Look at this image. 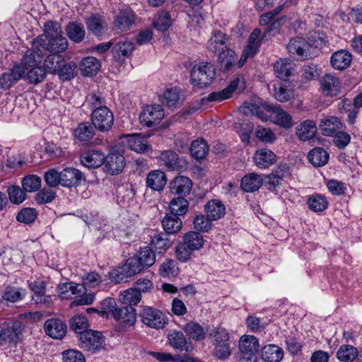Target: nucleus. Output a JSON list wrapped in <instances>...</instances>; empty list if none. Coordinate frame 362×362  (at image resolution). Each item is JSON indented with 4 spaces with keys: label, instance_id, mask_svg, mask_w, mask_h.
<instances>
[{
    "label": "nucleus",
    "instance_id": "nucleus-1",
    "mask_svg": "<svg viewBox=\"0 0 362 362\" xmlns=\"http://www.w3.org/2000/svg\"><path fill=\"white\" fill-rule=\"evenodd\" d=\"M313 37L315 40L312 44L300 37L292 38L286 47L288 52L298 60H305L311 58L313 55V50L325 44V41L320 35H315Z\"/></svg>",
    "mask_w": 362,
    "mask_h": 362
},
{
    "label": "nucleus",
    "instance_id": "nucleus-2",
    "mask_svg": "<svg viewBox=\"0 0 362 362\" xmlns=\"http://www.w3.org/2000/svg\"><path fill=\"white\" fill-rule=\"evenodd\" d=\"M24 326L19 320L0 323V347H13L21 342Z\"/></svg>",
    "mask_w": 362,
    "mask_h": 362
},
{
    "label": "nucleus",
    "instance_id": "nucleus-3",
    "mask_svg": "<svg viewBox=\"0 0 362 362\" xmlns=\"http://www.w3.org/2000/svg\"><path fill=\"white\" fill-rule=\"evenodd\" d=\"M214 66L210 62H201L194 66L190 72L192 83L203 88L209 86L215 78Z\"/></svg>",
    "mask_w": 362,
    "mask_h": 362
},
{
    "label": "nucleus",
    "instance_id": "nucleus-4",
    "mask_svg": "<svg viewBox=\"0 0 362 362\" xmlns=\"http://www.w3.org/2000/svg\"><path fill=\"white\" fill-rule=\"evenodd\" d=\"M138 259L132 257L127 259L125 263L122 266H118L109 272V276L111 281L116 284L122 282L126 278L131 277L143 270Z\"/></svg>",
    "mask_w": 362,
    "mask_h": 362
},
{
    "label": "nucleus",
    "instance_id": "nucleus-5",
    "mask_svg": "<svg viewBox=\"0 0 362 362\" xmlns=\"http://www.w3.org/2000/svg\"><path fill=\"white\" fill-rule=\"evenodd\" d=\"M90 120L95 129L105 133L109 132L114 124V115L109 107H103L91 112Z\"/></svg>",
    "mask_w": 362,
    "mask_h": 362
},
{
    "label": "nucleus",
    "instance_id": "nucleus-6",
    "mask_svg": "<svg viewBox=\"0 0 362 362\" xmlns=\"http://www.w3.org/2000/svg\"><path fill=\"white\" fill-rule=\"evenodd\" d=\"M79 346L85 351L95 353L103 347L104 339L100 332L89 329L78 337Z\"/></svg>",
    "mask_w": 362,
    "mask_h": 362
},
{
    "label": "nucleus",
    "instance_id": "nucleus-7",
    "mask_svg": "<svg viewBox=\"0 0 362 362\" xmlns=\"http://www.w3.org/2000/svg\"><path fill=\"white\" fill-rule=\"evenodd\" d=\"M262 106L269 113V119L276 125L284 129H289L293 125L292 117L289 113L278 105L263 103Z\"/></svg>",
    "mask_w": 362,
    "mask_h": 362
},
{
    "label": "nucleus",
    "instance_id": "nucleus-8",
    "mask_svg": "<svg viewBox=\"0 0 362 362\" xmlns=\"http://www.w3.org/2000/svg\"><path fill=\"white\" fill-rule=\"evenodd\" d=\"M37 47H42L45 52L59 53L64 52L68 47V41L64 36L49 37L38 36L35 38Z\"/></svg>",
    "mask_w": 362,
    "mask_h": 362
},
{
    "label": "nucleus",
    "instance_id": "nucleus-9",
    "mask_svg": "<svg viewBox=\"0 0 362 362\" xmlns=\"http://www.w3.org/2000/svg\"><path fill=\"white\" fill-rule=\"evenodd\" d=\"M139 317L144 324L151 328H163L166 324L165 315L162 312L152 307L144 306Z\"/></svg>",
    "mask_w": 362,
    "mask_h": 362
},
{
    "label": "nucleus",
    "instance_id": "nucleus-10",
    "mask_svg": "<svg viewBox=\"0 0 362 362\" xmlns=\"http://www.w3.org/2000/svg\"><path fill=\"white\" fill-rule=\"evenodd\" d=\"M164 117V110L160 105H146L139 115L141 123L146 127H153Z\"/></svg>",
    "mask_w": 362,
    "mask_h": 362
},
{
    "label": "nucleus",
    "instance_id": "nucleus-11",
    "mask_svg": "<svg viewBox=\"0 0 362 362\" xmlns=\"http://www.w3.org/2000/svg\"><path fill=\"white\" fill-rule=\"evenodd\" d=\"M136 15L130 8L119 10L115 16L113 29L117 33H121L129 30L134 23Z\"/></svg>",
    "mask_w": 362,
    "mask_h": 362
},
{
    "label": "nucleus",
    "instance_id": "nucleus-12",
    "mask_svg": "<svg viewBox=\"0 0 362 362\" xmlns=\"http://www.w3.org/2000/svg\"><path fill=\"white\" fill-rule=\"evenodd\" d=\"M258 348L259 341L255 337L245 335L240 339L239 349L243 355L241 359L245 362H253L252 358L257 352Z\"/></svg>",
    "mask_w": 362,
    "mask_h": 362
},
{
    "label": "nucleus",
    "instance_id": "nucleus-13",
    "mask_svg": "<svg viewBox=\"0 0 362 362\" xmlns=\"http://www.w3.org/2000/svg\"><path fill=\"white\" fill-rule=\"evenodd\" d=\"M105 170L112 175L120 173L125 166L124 156L115 150L105 157Z\"/></svg>",
    "mask_w": 362,
    "mask_h": 362
},
{
    "label": "nucleus",
    "instance_id": "nucleus-14",
    "mask_svg": "<svg viewBox=\"0 0 362 362\" xmlns=\"http://www.w3.org/2000/svg\"><path fill=\"white\" fill-rule=\"evenodd\" d=\"M85 181V175L78 169L66 168L61 171V185L71 188L81 185Z\"/></svg>",
    "mask_w": 362,
    "mask_h": 362
},
{
    "label": "nucleus",
    "instance_id": "nucleus-15",
    "mask_svg": "<svg viewBox=\"0 0 362 362\" xmlns=\"http://www.w3.org/2000/svg\"><path fill=\"white\" fill-rule=\"evenodd\" d=\"M320 88L327 96H337L341 91V83L337 77L326 74L320 79Z\"/></svg>",
    "mask_w": 362,
    "mask_h": 362
},
{
    "label": "nucleus",
    "instance_id": "nucleus-16",
    "mask_svg": "<svg viewBox=\"0 0 362 362\" xmlns=\"http://www.w3.org/2000/svg\"><path fill=\"white\" fill-rule=\"evenodd\" d=\"M121 138L125 139L126 146L135 152L143 153L151 148L147 138L141 136L139 134H124Z\"/></svg>",
    "mask_w": 362,
    "mask_h": 362
},
{
    "label": "nucleus",
    "instance_id": "nucleus-17",
    "mask_svg": "<svg viewBox=\"0 0 362 362\" xmlns=\"http://www.w3.org/2000/svg\"><path fill=\"white\" fill-rule=\"evenodd\" d=\"M192 186V181L188 177L183 175L175 177L169 183L171 193L183 197L190 193Z\"/></svg>",
    "mask_w": 362,
    "mask_h": 362
},
{
    "label": "nucleus",
    "instance_id": "nucleus-18",
    "mask_svg": "<svg viewBox=\"0 0 362 362\" xmlns=\"http://www.w3.org/2000/svg\"><path fill=\"white\" fill-rule=\"evenodd\" d=\"M169 344L174 349L181 351L189 352L192 350V343L180 331L171 330L168 334Z\"/></svg>",
    "mask_w": 362,
    "mask_h": 362
},
{
    "label": "nucleus",
    "instance_id": "nucleus-19",
    "mask_svg": "<svg viewBox=\"0 0 362 362\" xmlns=\"http://www.w3.org/2000/svg\"><path fill=\"white\" fill-rule=\"evenodd\" d=\"M104 153L98 150H91L81 155L82 165L88 168H95L101 166L105 162Z\"/></svg>",
    "mask_w": 362,
    "mask_h": 362
},
{
    "label": "nucleus",
    "instance_id": "nucleus-20",
    "mask_svg": "<svg viewBox=\"0 0 362 362\" xmlns=\"http://www.w3.org/2000/svg\"><path fill=\"white\" fill-rule=\"evenodd\" d=\"M45 331L53 339H62L66 333V325L59 319H49L45 323Z\"/></svg>",
    "mask_w": 362,
    "mask_h": 362
},
{
    "label": "nucleus",
    "instance_id": "nucleus-21",
    "mask_svg": "<svg viewBox=\"0 0 362 362\" xmlns=\"http://www.w3.org/2000/svg\"><path fill=\"white\" fill-rule=\"evenodd\" d=\"M228 40V37L226 33L220 30L214 31L208 41L207 49L209 52L220 53L222 50L228 48L227 47Z\"/></svg>",
    "mask_w": 362,
    "mask_h": 362
},
{
    "label": "nucleus",
    "instance_id": "nucleus-22",
    "mask_svg": "<svg viewBox=\"0 0 362 362\" xmlns=\"http://www.w3.org/2000/svg\"><path fill=\"white\" fill-rule=\"evenodd\" d=\"M352 61V55L346 50L341 49L334 52L330 59L332 66L336 70H344L348 68Z\"/></svg>",
    "mask_w": 362,
    "mask_h": 362
},
{
    "label": "nucleus",
    "instance_id": "nucleus-23",
    "mask_svg": "<svg viewBox=\"0 0 362 362\" xmlns=\"http://www.w3.org/2000/svg\"><path fill=\"white\" fill-rule=\"evenodd\" d=\"M162 228L168 235H174L177 233L182 227L181 218L172 213H168L163 217L162 221Z\"/></svg>",
    "mask_w": 362,
    "mask_h": 362
},
{
    "label": "nucleus",
    "instance_id": "nucleus-24",
    "mask_svg": "<svg viewBox=\"0 0 362 362\" xmlns=\"http://www.w3.org/2000/svg\"><path fill=\"white\" fill-rule=\"evenodd\" d=\"M167 182L166 175L160 170H151L146 179V186L153 190L160 191Z\"/></svg>",
    "mask_w": 362,
    "mask_h": 362
},
{
    "label": "nucleus",
    "instance_id": "nucleus-25",
    "mask_svg": "<svg viewBox=\"0 0 362 362\" xmlns=\"http://www.w3.org/2000/svg\"><path fill=\"white\" fill-rule=\"evenodd\" d=\"M294 63L287 59H280L274 64V71L277 78L286 81L294 71Z\"/></svg>",
    "mask_w": 362,
    "mask_h": 362
},
{
    "label": "nucleus",
    "instance_id": "nucleus-26",
    "mask_svg": "<svg viewBox=\"0 0 362 362\" xmlns=\"http://www.w3.org/2000/svg\"><path fill=\"white\" fill-rule=\"evenodd\" d=\"M113 317L122 323L131 326L136 322V313L132 306L124 305L115 310Z\"/></svg>",
    "mask_w": 362,
    "mask_h": 362
},
{
    "label": "nucleus",
    "instance_id": "nucleus-27",
    "mask_svg": "<svg viewBox=\"0 0 362 362\" xmlns=\"http://www.w3.org/2000/svg\"><path fill=\"white\" fill-rule=\"evenodd\" d=\"M134 49L133 42L130 41L119 42L112 49L113 58L118 62H123L132 54Z\"/></svg>",
    "mask_w": 362,
    "mask_h": 362
},
{
    "label": "nucleus",
    "instance_id": "nucleus-28",
    "mask_svg": "<svg viewBox=\"0 0 362 362\" xmlns=\"http://www.w3.org/2000/svg\"><path fill=\"white\" fill-rule=\"evenodd\" d=\"M283 357V349L276 344H268L262 348L261 358L264 362H280Z\"/></svg>",
    "mask_w": 362,
    "mask_h": 362
},
{
    "label": "nucleus",
    "instance_id": "nucleus-29",
    "mask_svg": "<svg viewBox=\"0 0 362 362\" xmlns=\"http://www.w3.org/2000/svg\"><path fill=\"white\" fill-rule=\"evenodd\" d=\"M95 134V127L88 122H81L74 130V137L81 142L89 141Z\"/></svg>",
    "mask_w": 362,
    "mask_h": 362
},
{
    "label": "nucleus",
    "instance_id": "nucleus-30",
    "mask_svg": "<svg viewBox=\"0 0 362 362\" xmlns=\"http://www.w3.org/2000/svg\"><path fill=\"white\" fill-rule=\"evenodd\" d=\"M316 133L317 126L312 120H305L296 128V135L301 141L310 140L315 137Z\"/></svg>",
    "mask_w": 362,
    "mask_h": 362
},
{
    "label": "nucleus",
    "instance_id": "nucleus-31",
    "mask_svg": "<svg viewBox=\"0 0 362 362\" xmlns=\"http://www.w3.org/2000/svg\"><path fill=\"white\" fill-rule=\"evenodd\" d=\"M254 160L257 166L267 168L276 161V156L270 150L260 149L256 151Z\"/></svg>",
    "mask_w": 362,
    "mask_h": 362
},
{
    "label": "nucleus",
    "instance_id": "nucleus-32",
    "mask_svg": "<svg viewBox=\"0 0 362 362\" xmlns=\"http://www.w3.org/2000/svg\"><path fill=\"white\" fill-rule=\"evenodd\" d=\"M168 235L165 233H156L151 237V245L158 254L164 253L172 246L173 242Z\"/></svg>",
    "mask_w": 362,
    "mask_h": 362
},
{
    "label": "nucleus",
    "instance_id": "nucleus-33",
    "mask_svg": "<svg viewBox=\"0 0 362 362\" xmlns=\"http://www.w3.org/2000/svg\"><path fill=\"white\" fill-rule=\"evenodd\" d=\"M237 60L235 52L230 48H226L219 53L218 63L224 71H228L236 65Z\"/></svg>",
    "mask_w": 362,
    "mask_h": 362
},
{
    "label": "nucleus",
    "instance_id": "nucleus-34",
    "mask_svg": "<svg viewBox=\"0 0 362 362\" xmlns=\"http://www.w3.org/2000/svg\"><path fill=\"white\" fill-rule=\"evenodd\" d=\"M33 48L28 50L23 57V62L28 66H37L41 63L45 54V50L42 47H37L35 43V39L33 44Z\"/></svg>",
    "mask_w": 362,
    "mask_h": 362
},
{
    "label": "nucleus",
    "instance_id": "nucleus-35",
    "mask_svg": "<svg viewBox=\"0 0 362 362\" xmlns=\"http://www.w3.org/2000/svg\"><path fill=\"white\" fill-rule=\"evenodd\" d=\"M79 66L81 74L85 76L95 75L101 66L100 61L93 57H85Z\"/></svg>",
    "mask_w": 362,
    "mask_h": 362
},
{
    "label": "nucleus",
    "instance_id": "nucleus-36",
    "mask_svg": "<svg viewBox=\"0 0 362 362\" xmlns=\"http://www.w3.org/2000/svg\"><path fill=\"white\" fill-rule=\"evenodd\" d=\"M45 283L42 281H35L30 284V288L33 292L32 298L36 303H50V296L45 295Z\"/></svg>",
    "mask_w": 362,
    "mask_h": 362
},
{
    "label": "nucleus",
    "instance_id": "nucleus-37",
    "mask_svg": "<svg viewBox=\"0 0 362 362\" xmlns=\"http://www.w3.org/2000/svg\"><path fill=\"white\" fill-rule=\"evenodd\" d=\"M262 185V178L255 173H250L245 175L240 183V187L244 192H253L259 189Z\"/></svg>",
    "mask_w": 362,
    "mask_h": 362
},
{
    "label": "nucleus",
    "instance_id": "nucleus-38",
    "mask_svg": "<svg viewBox=\"0 0 362 362\" xmlns=\"http://www.w3.org/2000/svg\"><path fill=\"white\" fill-rule=\"evenodd\" d=\"M204 211L211 220H218L226 214L225 206L219 201H209L204 206Z\"/></svg>",
    "mask_w": 362,
    "mask_h": 362
},
{
    "label": "nucleus",
    "instance_id": "nucleus-39",
    "mask_svg": "<svg viewBox=\"0 0 362 362\" xmlns=\"http://www.w3.org/2000/svg\"><path fill=\"white\" fill-rule=\"evenodd\" d=\"M341 124L337 117L331 116L323 119L320 124V129L324 136H329L341 128Z\"/></svg>",
    "mask_w": 362,
    "mask_h": 362
},
{
    "label": "nucleus",
    "instance_id": "nucleus-40",
    "mask_svg": "<svg viewBox=\"0 0 362 362\" xmlns=\"http://www.w3.org/2000/svg\"><path fill=\"white\" fill-rule=\"evenodd\" d=\"M183 242L189 250L194 252L203 247L204 240L199 232L189 231L185 234Z\"/></svg>",
    "mask_w": 362,
    "mask_h": 362
},
{
    "label": "nucleus",
    "instance_id": "nucleus-41",
    "mask_svg": "<svg viewBox=\"0 0 362 362\" xmlns=\"http://www.w3.org/2000/svg\"><path fill=\"white\" fill-rule=\"evenodd\" d=\"M182 329L190 339L195 341L203 340L206 337V332L202 325L198 322L191 321L185 324Z\"/></svg>",
    "mask_w": 362,
    "mask_h": 362
},
{
    "label": "nucleus",
    "instance_id": "nucleus-42",
    "mask_svg": "<svg viewBox=\"0 0 362 362\" xmlns=\"http://www.w3.org/2000/svg\"><path fill=\"white\" fill-rule=\"evenodd\" d=\"M66 31L69 39L74 42H81L85 37L86 31L83 25L80 23H69L66 25Z\"/></svg>",
    "mask_w": 362,
    "mask_h": 362
},
{
    "label": "nucleus",
    "instance_id": "nucleus-43",
    "mask_svg": "<svg viewBox=\"0 0 362 362\" xmlns=\"http://www.w3.org/2000/svg\"><path fill=\"white\" fill-rule=\"evenodd\" d=\"M329 157V153L320 147L313 148L308 155L310 163L317 167L325 165L328 162Z\"/></svg>",
    "mask_w": 362,
    "mask_h": 362
},
{
    "label": "nucleus",
    "instance_id": "nucleus-44",
    "mask_svg": "<svg viewBox=\"0 0 362 362\" xmlns=\"http://www.w3.org/2000/svg\"><path fill=\"white\" fill-rule=\"evenodd\" d=\"M274 91L275 98L281 103L288 101L294 95L293 89L286 83L275 84Z\"/></svg>",
    "mask_w": 362,
    "mask_h": 362
},
{
    "label": "nucleus",
    "instance_id": "nucleus-45",
    "mask_svg": "<svg viewBox=\"0 0 362 362\" xmlns=\"http://www.w3.org/2000/svg\"><path fill=\"white\" fill-rule=\"evenodd\" d=\"M189 151L193 158L197 160L203 159L209 152V146L204 139H199L192 142Z\"/></svg>",
    "mask_w": 362,
    "mask_h": 362
},
{
    "label": "nucleus",
    "instance_id": "nucleus-46",
    "mask_svg": "<svg viewBox=\"0 0 362 362\" xmlns=\"http://www.w3.org/2000/svg\"><path fill=\"white\" fill-rule=\"evenodd\" d=\"M135 257L138 259L144 269L152 266L156 262L155 253L149 247L141 248Z\"/></svg>",
    "mask_w": 362,
    "mask_h": 362
},
{
    "label": "nucleus",
    "instance_id": "nucleus-47",
    "mask_svg": "<svg viewBox=\"0 0 362 362\" xmlns=\"http://www.w3.org/2000/svg\"><path fill=\"white\" fill-rule=\"evenodd\" d=\"M307 204L309 209L315 212H321L325 210L328 206L327 198L321 194H315L310 196Z\"/></svg>",
    "mask_w": 362,
    "mask_h": 362
},
{
    "label": "nucleus",
    "instance_id": "nucleus-48",
    "mask_svg": "<svg viewBox=\"0 0 362 362\" xmlns=\"http://www.w3.org/2000/svg\"><path fill=\"white\" fill-rule=\"evenodd\" d=\"M189 209V202L183 197L173 199L169 204L170 213L178 216L185 215Z\"/></svg>",
    "mask_w": 362,
    "mask_h": 362
},
{
    "label": "nucleus",
    "instance_id": "nucleus-49",
    "mask_svg": "<svg viewBox=\"0 0 362 362\" xmlns=\"http://www.w3.org/2000/svg\"><path fill=\"white\" fill-rule=\"evenodd\" d=\"M358 355L356 348L351 345H341L337 351L336 356L341 362L354 361Z\"/></svg>",
    "mask_w": 362,
    "mask_h": 362
},
{
    "label": "nucleus",
    "instance_id": "nucleus-50",
    "mask_svg": "<svg viewBox=\"0 0 362 362\" xmlns=\"http://www.w3.org/2000/svg\"><path fill=\"white\" fill-rule=\"evenodd\" d=\"M88 30L95 35L103 33L105 27V21L99 14H92L86 20Z\"/></svg>",
    "mask_w": 362,
    "mask_h": 362
},
{
    "label": "nucleus",
    "instance_id": "nucleus-51",
    "mask_svg": "<svg viewBox=\"0 0 362 362\" xmlns=\"http://www.w3.org/2000/svg\"><path fill=\"white\" fill-rule=\"evenodd\" d=\"M160 159L163 161V165L171 170H177L181 165L178 155L173 151H164L160 156Z\"/></svg>",
    "mask_w": 362,
    "mask_h": 362
},
{
    "label": "nucleus",
    "instance_id": "nucleus-52",
    "mask_svg": "<svg viewBox=\"0 0 362 362\" xmlns=\"http://www.w3.org/2000/svg\"><path fill=\"white\" fill-rule=\"evenodd\" d=\"M86 103L92 112L107 107L105 98L99 91L88 94L86 98Z\"/></svg>",
    "mask_w": 362,
    "mask_h": 362
},
{
    "label": "nucleus",
    "instance_id": "nucleus-53",
    "mask_svg": "<svg viewBox=\"0 0 362 362\" xmlns=\"http://www.w3.org/2000/svg\"><path fill=\"white\" fill-rule=\"evenodd\" d=\"M242 111L244 114H252L259 118L261 120L266 122L269 119V116L266 112V110L261 109L256 104L252 103H244L241 106Z\"/></svg>",
    "mask_w": 362,
    "mask_h": 362
},
{
    "label": "nucleus",
    "instance_id": "nucleus-54",
    "mask_svg": "<svg viewBox=\"0 0 362 362\" xmlns=\"http://www.w3.org/2000/svg\"><path fill=\"white\" fill-rule=\"evenodd\" d=\"M88 320L84 315H76L70 320V327L78 334V337L82 333L88 330Z\"/></svg>",
    "mask_w": 362,
    "mask_h": 362
},
{
    "label": "nucleus",
    "instance_id": "nucleus-55",
    "mask_svg": "<svg viewBox=\"0 0 362 362\" xmlns=\"http://www.w3.org/2000/svg\"><path fill=\"white\" fill-rule=\"evenodd\" d=\"M141 298V293L134 288L125 290L120 295V301L123 304H127V305L129 306L137 305L140 302Z\"/></svg>",
    "mask_w": 362,
    "mask_h": 362
},
{
    "label": "nucleus",
    "instance_id": "nucleus-56",
    "mask_svg": "<svg viewBox=\"0 0 362 362\" xmlns=\"http://www.w3.org/2000/svg\"><path fill=\"white\" fill-rule=\"evenodd\" d=\"M76 67V63L73 62H65L64 61L57 73L63 81L71 80L75 76Z\"/></svg>",
    "mask_w": 362,
    "mask_h": 362
},
{
    "label": "nucleus",
    "instance_id": "nucleus-57",
    "mask_svg": "<svg viewBox=\"0 0 362 362\" xmlns=\"http://www.w3.org/2000/svg\"><path fill=\"white\" fill-rule=\"evenodd\" d=\"M7 193L11 202L15 204H20L26 199V192L17 185L9 186Z\"/></svg>",
    "mask_w": 362,
    "mask_h": 362
},
{
    "label": "nucleus",
    "instance_id": "nucleus-58",
    "mask_svg": "<svg viewBox=\"0 0 362 362\" xmlns=\"http://www.w3.org/2000/svg\"><path fill=\"white\" fill-rule=\"evenodd\" d=\"M41 186V179L35 175L25 176L22 180V187L26 192H33L39 189Z\"/></svg>",
    "mask_w": 362,
    "mask_h": 362
},
{
    "label": "nucleus",
    "instance_id": "nucleus-59",
    "mask_svg": "<svg viewBox=\"0 0 362 362\" xmlns=\"http://www.w3.org/2000/svg\"><path fill=\"white\" fill-rule=\"evenodd\" d=\"M57 53H52L47 57L44 62L46 69L51 73H57L59 67L64 61L62 56L57 54Z\"/></svg>",
    "mask_w": 362,
    "mask_h": 362
},
{
    "label": "nucleus",
    "instance_id": "nucleus-60",
    "mask_svg": "<svg viewBox=\"0 0 362 362\" xmlns=\"http://www.w3.org/2000/svg\"><path fill=\"white\" fill-rule=\"evenodd\" d=\"M209 337L213 339L216 344L230 343L228 332L223 327H216L211 330Z\"/></svg>",
    "mask_w": 362,
    "mask_h": 362
},
{
    "label": "nucleus",
    "instance_id": "nucleus-61",
    "mask_svg": "<svg viewBox=\"0 0 362 362\" xmlns=\"http://www.w3.org/2000/svg\"><path fill=\"white\" fill-rule=\"evenodd\" d=\"M37 216V211L33 208H24L18 211L16 220L18 222L30 224L33 223Z\"/></svg>",
    "mask_w": 362,
    "mask_h": 362
},
{
    "label": "nucleus",
    "instance_id": "nucleus-62",
    "mask_svg": "<svg viewBox=\"0 0 362 362\" xmlns=\"http://www.w3.org/2000/svg\"><path fill=\"white\" fill-rule=\"evenodd\" d=\"M170 16L167 12H160L153 21L154 28L160 32L166 31L171 25Z\"/></svg>",
    "mask_w": 362,
    "mask_h": 362
},
{
    "label": "nucleus",
    "instance_id": "nucleus-63",
    "mask_svg": "<svg viewBox=\"0 0 362 362\" xmlns=\"http://www.w3.org/2000/svg\"><path fill=\"white\" fill-rule=\"evenodd\" d=\"M30 69H28L27 72V78L30 83L37 84L42 82L46 76L45 70L41 67L37 66H30Z\"/></svg>",
    "mask_w": 362,
    "mask_h": 362
},
{
    "label": "nucleus",
    "instance_id": "nucleus-64",
    "mask_svg": "<svg viewBox=\"0 0 362 362\" xmlns=\"http://www.w3.org/2000/svg\"><path fill=\"white\" fill-rule=\"evenodd\" d=\"M162 103L169 107H175L180 101V94L177 89L169 88L163 93Z\"/></svg>",
    "mask_w": 362,
    "mask_h": 362
}]
</instances>
